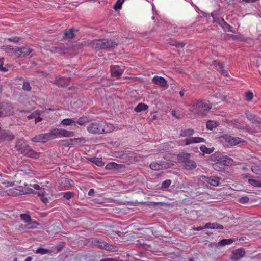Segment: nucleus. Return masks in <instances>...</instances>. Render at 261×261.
<instances>
[{
	"label": "nucleus",
	"instance_id": "nucleus-1",
	"mask_svg": "<svg viewBox=\"0 0 261 261\" xmlns=\"http://www.w3.org/2000/svg\"><path fill=\"white\" fill-rule=\"evenodd\" d=\"M15 148L20 153L28 157L37 159L40 156V153L34 151L23 139H20L17 141Z\"/></svg>",
	"mask_w": 261,
	"mask_h": 261
},
{
	"label": "nucleus",
	"instance_id": "nucleus-2",
	"mask_svg": "<svg viewBox=\"0 0 261 261\" xmlns=\"http://www.w3.org/2000/svg\"><path fill=\"white\" fill-rule=\"evenodd\" d=\"M211 108V107L208 102L199 100L193 102L191 105L189 110L194 114L204 116L207 114Z\"/></svg>",
	"mask_w": 261,
	"mask_h": 261
},
{
	"label": "nucleus",
	"instance_id": "nucleus-3",
	"mask_svg": "<svg viewBox=\"0 0 261 261\" xmlns=\"http://www.w3.org/2000/svg\"><path fill=\"white\" fill-rule=\"evenodd\" d=\"M91 44L95 49H102L114 48L117 45V43L112 39H103L95 40Z\"/></svg>",
	"mask_w": 261,
	"mask_h": 261
},
{
	"label": "nucleus",
	"instance_id": "nucleus-4",
	"mask_svg": "<svg viewBox=\"0 0 261 261\" xmlns=\"http://www.w3.org/2000/svg\"><path fill=\"white\" fill-rule=\"evenodd\" d=\"M87 131L92 134H101L103 133H108L102 123L99 121L90 123L87 126Z\"/></svg>",
	"mask_w": 261,
	"mask_h": 261
},
{
	"label": "nucleus",
	"instance_id": "nucleus-5",
	"mask_svg": "<svg viewBox=\"0 0 261 261\" xmlns=\"http://www.w3.org/2000/svg\"><path fill=\"white\" fill-rule=\"evenodd\" d=\"M15 181L12 179H10V177L5 176L4 178H0V184H2L5 187H9L14 185ZM6 190L0 185V195L3 196L6 195Z\"/></svg>",
	"mask_w": 261,
	"mask_h": 261
},
{
	"label": "nucleus",
	"instance_id": "nucleus-6",
	"mask_svg": "<svg viewBox=\"0 0 261 261\" xmlns=\"http://www.w3.org/2000/svg\"><path fill=\"white\" fill-rule=\"evenodd\" d=\"M222 141L227 143L230 146L237 145L243 142V140L239 137H233L229 135H225L222 137Z\"/></svg>",
	"mask_w": 261,
	"mask_h": 261
},
{
	"label": "nucleus",
	"instance_id": "nucleus-7",
	"mask_svg": "<svg viewBox=\"0 0 261 261\" xmlns=\"http://www.w3.org/2000/svg\"><path fill=\"white\" fill-rule=\"evenodd\" d=\"M14 53L18 57H23L29 55L31 52L32 49L28 47H24L22 48H17L13 49Z\"/></svg>",
	"mask_w": 261,
	"mask_h": 261
},
{
	"label": "nucleus",
	"instance_id": "nucleus-8",
	"mask_svg": "<svg viewBox=\"0 0 261 261\" xmlns=\"http://www.w3.org/2000/svg\"><path fill=\"white\" fill-rule=\"evenodd\" d=\"M12 107L9 103H3L0 106V117L9 115L12 113Z\"/></svg>",
	"mask_w": 261,
	"mask_h": 261
},
{
	"label": "nucleus",
	"instance_id": "nucleus-9",
	"mask_svg": "<svg viewBox=\"0 0 261 261\" xmlns=\"http://www.w3.org/2000/svg\"><path fill=\"white\" fill-rule=\"evenodd\" d=\"M48 133L40 134L32 138V141L35 142L45 143L50 140Z\"/></svg>",
	"mask_w": 261,
	"mask_h": 261
},
{
	"label": "nucleus",
	"instance_id": "nucleus-10",
	"mask_svg": "<svg viewBox=\"0 0 261 261\" xmlns=\"http://www.w3.org/2000/svg\"><path fill=\"white\" fill-rule=\"evenodd\" d=\"M202 178L207 183L213 186H217L219 184L220 178L216 176L206 177L202 176Z\"/></svg>",
	"mask_w": 261,
	"mask_h": 261
},
{
	"label": "nucleus",
	"instance_id": "nucleus-11",
	"mask_svg": "<svg viewBox=\"0 0 261 261\" xmlns=\"http://www.w3.org/2000/svg\"><path fill=\"white\" fill-rule=\"evenodd\" d=\"M123 71V67H120L118 65H113L111 66V74L113 76L117 77L120 76L122 74Z\"/></svg>",
	"mask_w": 261,
	"mask_h": 261
},
{
	"label": "nucleus",
	"instance_id": "nucleus-12",
	"mask_svg": "<svg viewBox=\"0 0 261 261\" xmlns=\"http://www.w3.org/2000/svg\"><path fill=\"white\" fill-rule=\"evenodd\" d=\"M245 251L243 248H240L233 252L231 258L233 261H237L243 257L245 255Z\"/></svg>",
	"mask_w": 261,
	"mask_h": 261
},
{
	"label": "nucleus",
	"instance_id": "nucleus-13",
	"mask_svg": "<svg viewBox=\"0 0 261 261\" xmlns=\"http://www.w3.org/2000/svg\"><path fill=\"white\" fill-rule=\"evenodd\" d=\"M69 81L70 80L69 78L57 76L55 80V83L59 86L64 87L67 86Z\"/></svg>",
	"mask_w": 261,
	"mask_h": 261
},
{
	"label": "nucleus",
	"instance_id": "nucleus-14",
	"mask_svg": "<svg viewBox=\"0 0 261 261\" xmlns=\"http://www.w3.org/2000/svg\"><path fill=\"white\" fill-rule=\"evenodd\" d=\"M152 81L154 84L163 87H167L168 86L167 81L164 78L161 76H154L152 79Z\"/></svg>",
	"mask_w": 261,
	"mask_h": 261
},
{
	"label": "nucleus",
	"instance_id": "nucleus-15",
	"mask_svg": "<svg viewBox=\"0 0 261 261\" xmlns=\"http://www.w3.org/2000/svg\"><path fill=\"white\" fill-rule=\"evenodd\" d=\"M5 192L6 195H9L12 196L20 195L24 193L23 191H21L20 189L17 188L9 189L6 190Z\"/></svg>",
	"mask_w": 261,
	"mask_h": 261
},
{
	"label": "nucleus",
	"instance_id": "nucleus-16",
	"mask_svg": "<svg viewBox=\"0 0 261 261\" xmlns=\"http://www.w3.org/2000/svg\"><path fill=\"white\" fill-rule=\"evenodd\" d=\"M190 154L185 152L179 153L177 159L179 162H184L186 164L190 160Z\"/></svg>",
	"mask_w": 261,
	"mask_h": 261
},
{
	"label": "nucleus",
	"instance_id": "nucleus-17",
	"mask_svg": "<svg viewBox=\"0 0 261 261\" xmlns=\"http://www.w3.org/2000/svg\"><path fill=\"white\" fill-rule=\"evenodd\" d=\"M61 124L63 126H70L76 125V119L75 118H65L63 119L61 121Z\"/></svg>",
	"mask_w": 261,
	"mask_h": 261
},
{
	"label": "nucleus",
	"instance_id": "nucleus-18",
	"mask_svg": "<svg viewBox=\"0 0 261 261\" xmlns=\"http://www.w3.org/2000/svg\"><path fill=\"white\" fill-rule=\"evenodd\" d=\"M223 225L216 223H207L204 226V229H223Z\"/></svg>",
	"mask_w": 261,
	"mask_h": 261
},
{
	"label": "nucleus",
	"instance_id": "nucleus-19",
	"mask_svg": "<svg viewBox=\"0 0 261 261\" xmlns=\"http://www.w3.org/2000/svg\"><path fill=\"white\" fill-rule=\"evenodd\" d=\"M195 132L193 129H182L181 130L180 133V136L181 137H189L193 135Z\"/></svg>",
	"mask_w": 261,
	"mask_h": 261
},
{
	"label": "nucleus",
	"instance_id": "nucleus-20",
	"mask_svg": "<svg viewBox=\"0 0 261 261\" xmlns=\"http://www.w3.org/2000/svg\"><path fill=\"white\" fill-rule=\"evenodd\" d=\"M148 108V105L145 103H139L134 109V110L136 112H140L142 111H145Z\"/></svg>",
	"mask_w": 261,
	"mask_h": 261
},
{
	"label": "nucleus",
	"instance_id": "nucleus-21",
	"mask_svg": "<svg viewBox=\"0 0 261 261\" xmlns=\"http://www.w3.org/2000/svg\"><path fill=\"white\" fill-rule=\"evenodd\" d=\"M89 160L91 162L94 163L96 165L101 167L104 165V163L102 162V159L99 158H91L89 159Z\"/></svg>",
	"mask_w": 261,
	"mask_h": 261
},
{
	"label": "nucleus",
	"instance_id": "nucleus-22",
	"mask_svg": "<svg viewBox=\"0 0 261 261\" xmlns=\"http://www.w3.org/2000/svg\"><path fill=\"white\" fill-rule=\"evenodd\" d=\"M72 144H80L86 142V139L83 137L72 138L70 139Z\"/></svg>",
	"mask_w": 261,
	"mask_h": 261
},
{
	"label": "nucleus",
	"instance_id": "nucleus-23",
	"mask_svg": "<svg viewBox=\"0 0 261 261\" xmlns=\"http://www.w3.org/2000/svg\"><path fill=\"white\" fill-rule=\"evenodd\" d=\"M50 140L58 138V128L55 127L52 128L49 132H48Z\"/></svg>",
	"mask_w": 261,
	"mask_h": 261
},
{
	"label": "nucleus",
	"instance_id": "nucleus-24",
	"mask_svg": "<svg viewBox=\"0 0 261 261\" xmlns=\"http://www.w3.org/2000/svg\"><path fill=\"white\" fill-rule=\"evenodd\" d=\"M217 126L218 123L215 121L208 120L206 123V128L210 130H212Z\"/></svg>",
	"mask_w": 261,
	"mask_h": 261
},
{
	"label": "nucleus",
	"instance_id": "nucleus-25",
	"mask_svg": "<svg viewBox=\"0 0 261 261\" xmlns=\"http://www.w3.org/2000/svg\"><path fill=\"white\" fill-rule=\"evenodd\" d=\"M49 188L47 186L45 187L44 185H42L41 189L38 192V195L40 197L44 196L46 194V191H49Z\"/></svg>",
	"mask_w": 261,
	"mask_h": 261
},
{
	"label": "nucleus",
	"instance_id": "nucleus-26",
	"mask_svg": "<svg viewBox=\"0 0 261 261\" xmlns=\"http://www.w3.org/2000/svg\"><path fill=\"white\" fill-rule=\"evenodd\" d=\"M217 70L221 72V73L225 76H227L229 75L227 69H224V67L221 64H218Z\"/></svg>",
	"mask_w": 261,
	"mask_h": 261
},
{
	"label": "nucleus",
	"instance_id": "nucleus-27",
	"mask_svg": "<svg viewBox=\"0 0 261 261\" xmlns=\"http://www.w3.org/2000/svg\"><path fill=\"white\" fill-rule=\"evenodd\" d=\"M74 135V132L65 129H63V132H62V138H63V137H65V138L71 137H73Z\"/></svg>",
	"mask_w": 261,
	"mask_h": 261
},
{
	"label": "nucleus",
	"instance_id": "nucleus-28",
	"mask_svg": "<svg viewBox=\"0 0 261 261\" xmlns=\"http://www.w3.org/2000/svg\"><path fill=\"white\" fill-rule=\"evenodd\" d=\"M150 167L153 170H160L163 168V166L157 162H152L150 164Z\"/></svg>",
	"mask_w": 261,
	"mask_h": 261
},
{
	"label": "nucleus",
	"instance_id": "nucleus-29",
	"mask_svg": "<svg viewBox=\"0 0 261 261\" xmlns=\"http://www.w3.org/2000/svg\"><path fill=\"white\" fill-rule=\"evenodd\" d=\"M88 122V119L87 117L83 116L79 118L77 120H76V123H77L80 125H85Z\"/></svg>",
	"mask_w": 261,
	"mask_h": 261
},
{
	"label": "nucleus",
	"instance_id": "nucleus-30",
	"mask_svg": "<svg viewBox=\"0 0 261 261\" xmlns=\"http://www.w3.org/2000/svg\"><path fill=\"white\" fill-rule=\"evenodd\" d=\"M233 242V240L231 239H223L219 242L218 245L220 246H224L226 245H229Z\"/></svg>",
	"mask_w": 261,
	"mask_h": 261
},
{
	"label": "nucleus",
	"instance_id": "nucleus-31",
	"mask_svg": "<svg viewBox=\"0 0 261 261\" xmlns=\"http://www.w3.org/2000/svg\"><path fill=\"white\" fill-rule=\"evenodd\" d=\"M186 168L189 170L194 169L196 167V164L195 162L189 160L186 164Z\"/></svg>",
	"mask_w": 261,
	"mask_h": 261
},
{
	"label": "nucleus",
	"instance_id": "nucleus-32",
	"mask_svg": "<svg viewBox=\"0 0 261 261\" xmlns=\"http://www.w3.org/2000/svg\"><path fill=\"white\" fill-rule=\"evenodd\" d=\"M201 151L205 153H211L213 152V148H207L205 145H202L200 147Z\"/></svg>",
	"mask_w": 261,
	"mask_h": 261
},
{
	"label": "nucleus",
	"instance_id": "nucleus-33",
	"mask_svg": "<svg viewBox=\"0 0 261 261\" xmlns=\"http://www.w3.org/2000/svg\"><path fill=\"white\" fill-rule=\"evenodd\" d=\"M64 34V37L66 38H73L74 36L73 29H70L68 31L65 32Z\"/></svg>",
	"mask_w": 261,
	"mask_h": 261
},
{
	"label": "nucleus",
	"instance_id": "nucleus-34",
	"mask_svg": "<svg viewBox=\"0 0 261 261\" xmlns=\"http://www.w3.org/2000/svg\"><path fill=\"white\" fill-rule=\"evenodd\" d=\"M246 114L247 118L252 122L255 123L258 121L256 118V116L254 114L249 113H246Z\"/></svg>",
	"mask_w": 261,
	"mask_h": 261
},
{
	"label": "nucleus",
	"instance_id": "nucleus-35",
	"mask_svg": "<svg viewBox=\"0 0 261 261\" xmlns=\"http://www.w3.org/2000/svg\"><path fill=\"white\" fill-rule=\"evenodd\" d=\"M248 182L251 185L253 186L254 187H261V182H260L259 181L254 180V179H249L248 180Z\"/></svg>",
	"mask_w": 261,
	"mask_h": 261
},
{
	"label": "nucleus",
	"instance_id": "nucleus-36",
	"mask_svg": "<svg viewBox=\"0 0 261 261\" xmlns=\"http://www.w3.org/2000/svg\"><path fill=\"white\" fill-rule=\"evenodd\" d=\"M260 166L258 165H254L252 167L251 170L252 171L257 174H261V171L259 168Z\"/></svg>",
	"mask_w": 261,
	"mask_h": 261
},
{
	"label": "nucleus",
	"instance_id": "nucleus-37",
	"mask_svg": "<svg viewBox=\"0 0 261 261\" xmlns=\"http://www.w3.org/2000/svg\"><path fill=\"white\" fill-rule=\"evenodd\" d=\"M123 2L124 0H117L114 6V9L116 10L121 9Z\"/></svg>",
	"mask_w": 261,
	"mask_h": 261
},
{
	"label": "nucleus",
	"instance_id": "nucleus-38",
	"mask_svg": "<svg viewBox=\"0 0 261 261\" xmlns=\"http://www.w3.org/2000/svg\"><path fill=\"white\" fill-rule=\"evenodd\" d=\"M50 251L48 249L39 248L36 250V253L41 254H45L49 253Z\"/></svg>",
	"mask_w": 261,
	"mask_h": 261
},
{
	"label": "nucleus",
	"instance_id": "nucleus-39",
	"mask_svg": "<svg viewBox=\"0 0 261 261\" xmlns=\"http://www.w3.org/2000/svg\"><path fill=\"white\" fill-rule=\"evenodd\" d=\"M36 115H40V112L39 111L37 110L33 112L32 113L27 116V118L28 119H35V117L36 116Z\"/></svg>",
	"mask_w": 261,
	"mask_h": 261
},
{
	"label": "nucleus",
	"instance_id": "nucleus-40",
	"mask_svg": "<svg viewBox=\"0 0 261 261\" xmlns=\"http://www.w3.org/2000/svg\"><path fill=\"white\" fill-rule=\"evenodd\" d=\"M225 159L223 161L224 164L227 166L231 165L233 163V160L229 158L227 156L224 157Z\"/></svg>",
	"mask_w": 261,
	"mask_h": 261
},
{
	"label": "nucleus",
	"instance_id": "nucleus-41",
	"mask_svg": "<svg viewBox=\"0 0 261 261\" xmlns=\"http://www.w3.org/2000/svg\"><path fill=\"white\" fill-rule=\"evenodd\" d=\"M50 50L52 53H59L60 54L64 53V51L63 50L62 48L57 47H53Z\"/></svg>",
	"mask_w": 261,
	"mask_h": 261
},
{
	"label": "nucleus",
	"instance_id": "nucleus-42",
	"mask_svg": "<svg viewBox=\"0 0 261 261\" xmlns=\"http://www.w3.org/2000/svg\"><path fill=\"white\" fill-rule=\"evenodd\" d=\"M171 183V181L169 179L166 180L162 184V188L166 189L169 187Z\"/></svg>",
	"mask_w": 261,
	"mask_h": 261
},
{
	"label": "nucleus",
	"instance_id": "nucleus-43",
	"mask_svg": "<svg viewBox=\"0 0 261 261\" xmlns=\"http://www.w3.org/2000/svg\"><path fill=\"white\" fill-rule=\"evenodd\" d=\"M253 97V94L252 92H248L245 94V99L247 101H250Z\"/></svg>",
	"mask_w": 261,
	"mask_h": 261
},
{
	"label": "nucleus",
	"instance_id": "nucleus-44",
	"mask_svg": "<svg viewBox=\"0 0 261 261\" xmlns=\"http://www.w3.org/2000/svg\"><path fill=\"white\" fill-rule=\"evenodd\" d=\"M73 196V193L67 192L64 193L63 197L67 200H69Z\"/></svg>",
	"mask_w": 261,
	"mask_h": 261
},
{
	"label": "nucleus",
	"instance_id": "nucleus-45",
	"mask_svg": "<svg viewBox=\"0 0 261 261\" xmlns=\"http://www.w3.org/2000/svg\"><path fill=\"white\" fill-rule=\"evenodd\" d=\"M114 164L115 162H110L107 164L105 166V169L106 170H114Z\"/></svg>",
	"mask_w": 261,
	"mask_h": 261
},
{
	"label": "nucleus",
	"instance_id": "nucleus-46",
	"mask_svg": "<svg viewBox=\"0 0 261 261\" xmlns=\"http://www.w3.org/2000/svg\"><path fill=\"white\" fill-rule=\"evenodd\" d=\"M4 60L3 58H0V70L2 71L5 72L8 70L7 68L5 67H3L4 65Z\"/></svg>",
	"mask_w": 261,
	"mask_h": 261
},
{
	"label": "nucleus",
	"instance_id": "nucleus-47",
	"mask_svg": "<svg viewBox=\"0 0 261 261\" xmlns=\"http://www.w3.org/2000/svg\"><path fill=\"white\" fill-rule=\"evenodd\" d=\"M22 88L24 90L30 91L31 89V87L30 86L29 82H24L23 84Z\"/></svg>",
	"mask_w": 261,
	"mask_h": 261
},
{
	"label": "nucleus",
	"instance_id": "nucleus-48",
	"mask_svg": "<svg viewBox=\"0 0 261 261\" xmlns=\"http://www.w3.org/2000/svg\"><path fill=\"white\" fill-rule=\"evenodd\" d=\"M20 217L25 222H28L31 219L30 217L27 214H21Z\"/></svg>",
	"mask_w": 261,
	"mask_h": 261
},
{
	"label": "nucleus",
	"instance_id": "nucleus-49",
	"mask_svg": "<svg viewBox=\"0 0 261 261\" xmlns=\"http://www.w3.org/2000/svg\"><path fill=\"white\" fill-rule=\"evenodd\" d=\"M184 141L185 142V145H188L194 143V139H193V137L186 139L184 140Z\"/></svg>",
	"mask_w": 261,
	"mask_h": 261
},
{
	"label": "nucleus",
	"instance_id": "nucleus-50",
	"mask_svg": "<svg viewBox=\"0 0 261 261\" xmlns=\"http://www.w3.org/2000/svg\"><path fill=\"white\" fill-rule=\"evenodd\" d=\"M194 143H198L204 142L205 140L201 137H193Z\"/></svg>",
	"mask_w": 261,
	"mask_h": 261
},
{
	"label": "nucleus",
	"instance_id": "nucleus-51",
	"mask_svg": "<svg viewBox=\"0 0 261 261\" xmlns=\"http://www.w3.org/2000/svg\"><path fill=\"white\" fill-rule=\"evenodd\" d=\"M249 198L247 196L241 197L239 199V201L241 203H246L249 201Z\"/></svg>",
	"mask_w": 261,
	"mask_h": 261
},
{
	"label": "nucleus",
	"instance_id": "nucleus-52",
	"mask_svg": "<svg viewBox=\"0 0 261 261\" xmlns=\"http://www.w3.org/2000/svg\"><path fill=\"white\" fill-rule=\"evenodd\" d=\"M10 42H13L14 43H18L20 40V39L18 37H12L8 39Z\"/></svg>",
	"mask_w": 261,
	"mask_h": 261
},
{
	"label": "nucleus",
	"instance_id": "nucleus-53",
	"mask_svg": "<svg viewBox=\"0 0 261 261\" xmlns=\"http://www.w3.org/2000/svg\"><path fill=\"white\" fill-rule=\"evenodd\" d=\"M124 168V165L123 164H118L116 163L114 164V170H120L122 168Z\"/></svg>",
	"mask_w": 261,
	"mask_h": 261
},
{
	"label": "nucleus",
	"instance_id": "nucleus-54",
	"mask_svg": "<svg viewBox=\"0 0 261 261\" xmlns=\"http://www.w3.org/2000/svg\"><path fill=\"white\" fill-rule=\"evenodd\" d=\"M100 243L101 244H99V246L100 247L105 248L106 249H107L108 250H111V248H110L109 246H107V245L106 244L105 242H100Z\"/></svg>",
	"mask_w": 261,
	"mask_h": 261
},
{
	"label": "nucleus",
	"instance_id": "nucleus-55",
	"mask_svg": "<svg viewBox=\"0 0 261 261\" xmlns=\"http://www.w3.org/2000/svg\"><path fill=\"white\" fill-rule=\"evenodd\" d=\"M40 115H36V116L35 117V122L37 123L42 120V118L40 117Z\"/></svg>",
	"mask_w": 261,
	"mask_h": 261
},
{
	"label": "nucleus",
	"instance_id": "nucleus-56",
	"mask_svg": "<svg viewBox=\"0 0 261 261\" xmlns=\"http://www.w3.org/2000/svg\"><path fill=\"white\" fill-rule=\"evenodd\" d=\"M41 200L44 204H47L48 202V199L46 197H44V196H41Z\"/></svg>",
	"mask_w": 261,
	"mask_h": 261
},
{
	"label": "nucleus",
	"instance_id": "nucleus-57",
	"mask_svg": "<svg viewBox=\"0 0 261 261\" xmlns=\"http://www.w3.org/2000/svg\"><path fill=\"white\" fill-rule=\"evenodd\" d=\"M62 128H58V138H62Z\"/></svg>",
	"mask_w": 261,
	"mask_h": 261
},
{
	"label": "nucleus",
	"instance_id": "nucleus-58",
	"mask_svg": "<svg viewBox=\"0 0 261 261\" xmlns=\"http://www.w3.org/2000/svg\"><path fill=\"white\" fill-rule=\"evenodd\" d=\"M203 229H204V226L203 227L199 226L198 227H193L192 228V230H195V231H200V230H203Z\"/></svg>",
	"mask_w": 261,
	"mask_h": 261
},
{
	"label": "nucleus",
	"instance_id": "nucleus-59",
	"mask_svg": "<svg viewBox=\"0 0 261 261\" xmlns=\"http://www.w3.org/2000/svg\"><path fill=\"white\" fill-rule=\"evenodd\" d=\"M32 187L36 190H40L41 189V186H40V185H39L38 184H33L32 185Z\"/></svg>",
	"mask_w": 261,
	"mask_h": 261
},
{
	"label": "nucleus",
	"instance_id": "nucleus-60",
	"mask_svg": "<svg viewBox=\"0 0 261 261\" xmlns=\"http://www.w3.org/2000/svg\"><path fill=\"white\" fill-rule=\"evenodd\" d=\"M171 115H172L173 116L175 117L176 118H177V119H179V117L178 116H177V115H176V111H175V110H173V111H172V112H171Z\"/></svg>",
	"mask_w": 261,
	"mask_h": 261
},
{
	"label": "nucleus",
	"instance_id": "nucleus-61",
	"mask_svg": "<svg viewBox=\"0 0 261 261\" xmlns=\"http://www.w3.org/2000/svg\"><path fill=\"white\" fill-rule=\"evenodd\" d=\"M33 225L34 224L29 223L26 225V227L29 229L33 228V227H34Z\"/></svg>",
	"mask_w": 261,
	"mask_h": 261
},
{
	"label": "nucleus",
	"instance_id": "nucleus-62",
	"mask_svg": "<svg viewBox=\"0 0 261 261\" xmlns=\"http://www.w3.org/2000/svg\"><path fill=\"white\" fill-rule=\"evenodd\" d=\"M94 193V190L93 189H90V190L88 192V194L90 196H92L93 195Z\"/></svg>",
	"mask_w": 261,
	"mask_h": 261
},
{
	"label": "nucleus",
	"instance_id": "nucleus-63",
	"mask_svg": "<svg viewBox=\"0 0 261 261\" xmlns=\"http://www.w3.org/2000/svg\"><path fill=\"white\" fill-rule=\"evenodd\" d=\"M173 45H174V44H173ZM175 45L178 47H182L184 46V44L181 43H178L177 44H175Z\"/></svg>",
	"mask_w": 261,
	"mask_h": 261
},
{
	"label": "nucleus",
	"instance_id": "nucleus-64",
	"mask_svg": "<svg viewBox=\"0 0 261 261\" xmlns=\"http://www.w3.org/2000/svg\"><path fill=\"white\" fill-rule=\"evenodd\" d=\"M256 0H243V2L245 3H253Z\"/></svg>",
	"mask_w": 261,
	"mask_h": 261
}]
</instances>
